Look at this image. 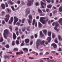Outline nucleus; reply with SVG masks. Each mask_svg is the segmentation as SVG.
<instances>
[{
    "instance_id": "1",
    "label": "nucleus",
    "mask_w": 62,
    "mask_h": 62,
    "mask_svg": "<svg viewBox=\"0 0 62 62\" xmlns=\"http://www.w3.org/2000/svg\"><path fill=\"white\" fill-rule=\"evenodd\" d=\"M9 33V32L8 30V29H6L4 30L3 33V35L5 39H7V36H6V35L8 34Z\"/></svg>"
},
{
    "instance_id": "2",
    "label": "nucleus",
    "mask_w": 62,
    "mask_h": 62,
    "mask_svg": "<svg viewBox=\"0 0 62 62\" xmlns=\"http://www.w3.org/2000/svg\"><path fill=\"white\" fill-rule=\"evenodd\" d=\"M45 18L44 17H41L40 19V21L43 24H45L46 23L45 20H45Z\"/></svg>"
},
{
    "instance_id": "3",
    "label": "nucleus",
    "mask_w": 62,
    "mask_h": 62,
    "mask_svg": "<svg viewBox=\"0 0 62 62\" xmlns=\"http://www.w3.org/2000/svg\"><path fill=\"white\" fill-rule=\"evenodd\" d=\"M41 42V40L39 39H38L36 41V48L38 49V47L39 46V44Z\"/></svg>"
},
{
    "instance_id": "4",
    "label": "nucleus",
    "mask_w": 62,
    "mask_h": 62,
    "mask_svg": "<svg viewBox=\"0 0 62 62\" xmlns=\"http://www.w3.org/2000/svg\"><path fill=\"white\" fill-rule=\"evenodd\" d=\"M14 25H15L16 23H17L19 20V18H17L15 16L14 17Z\"/></svg>"
},
{
    "instance_id": "5",
    "label": "nucleus",
    "mask_w": 62,
    "mask_h": 62,
    "mask_svg": "<svg viewBox=\"0 0 62 62\" xmlns=\"http://www.w3.org/2000/svg\"><path fill=\"white\" fill-rule=\"evenodd\" d=\"M28 1L29 2L27 3V5L28 6H31V5H32V2H31L30 1V0H28Z\"/></svg>"
},
{
    "instance_id": "6",
    "label": "nucleus",
    "mask_w": 62,
    "mask_h": 62,
    "mask_svg": "<svg viewBox=\"0 0 62 62\" xmlns=\"http://www.w3.org/2000/svg\"><path fill=\"white\" fill-rule=\"evenodd\" d=\"M55 25V27H57L58 25H59V24L57 22H54L52 23V25L53 26H54Z\"/></svg>"
},
{
    "instance_id": "7",
    "label": "nucleus",
    "mask_w": 62,
    "mask_h": 62,
    "mask_svg": "<svg viewBox=\"0 0 62 62\" xmlns=\"http://www.w3.org/2000/svg\"><path fill=\"white\" fill-rule=\"evenodd\" d=\"M13 17H11L10 18V20L9 21L8 23L9 24H11L13 22Z\"/></svg>"
},
{
    "instance_id": "8",
    "label": "nucleus",
    "mask_w": 62,
    "mask_h": 62,
    "mask_svg": "<svg viewBox=\"0 0 62 62\" xmlns=\"http://www.w3.org/2000/svg\"><path fill=\"white\" fill-rule=\"evenodd\" d=\"M30 10H29V8H27L26 9V11L25 12V14H29L30 13Z\"/></svg>"
},
{
    "instance_id": "9",
    "label": "nucleus",
    "mask_w": 62,
    "mask_h": 62,
    "mask_svg": "<svg viewBox=\"0 0 62 62\" xmlns=\"http://www.w3.org/2000/svg\"><path fill=\"white\" fill-rule=\"evenodd\" d=\"M21 21H22L21 20H19V22H18L16 23V25H17L18 26H20V23H21Z\"/></svg>"
},
{
    "instance_id": "10",
    "label": "nucleus",
    "mask_w": 62,
    "mask_h": 62,
    "mask_svg": "<svg viewBox=\"0 0 62 62\" xmlns=\"http://www.w3.org/2000/svg\"><path fill=\"white\" fill-rule=\"evenodd\" d=\"M47 39L48 41V42H50L51 40H52V38H51V37H48L47 38Z\"/></svg>"
},
{
    "instance_id": "11",
    "label": "nucleus",
    "mask_w": 62,
    "mask_h": 62,
    "mask_svg": "<svg viewBox=\"0 0 62 62\" xmlns=\"http://www.w3.org/2000/svg\"><path fill=\"white\" fill-rule=\"evenodd\" d=\"M1 6L3 9H5V4H2L1 5Z\"/></svg>"
},
{
    "instance_id": "12",
    "label": "nucleus",
    "mask_w": 62,
    "mask_h": 62,
    "mask_svg": "<svg viewBox=\"0 0 62 62\" xmlns=\"http://www.w3.org/2000/svg\"><path fill=\"white\" fill-rule=\"evenodd\" d=\"M42 26V25L39 22H38V27L39 28L41 27Z\"/></svg>"
},
{
    "instance_id": "13",
    "label": "nucleus",
    "mask_w": 62,
    "mask_h": 62,
    "mask_svg": "<svg viewBox=\"0 0 62 62\" xmlns=\"http://www.w3.org/2000/svg\"><path fill=\"white\" fill-rule=\"evenodd\" d=\"M13 38L14 39H16V35L14 33H13Z\"/></svg>"
},
{
    "instance_id": "14",
    "label": "nucleus",
    "mask_w": 62,
    "mask_h": 62,
    "mask_svg": "<svg viewBox=\"0 0 62 62\" xmlns=\"http://www.w3.org/2000/svg\"><path fill=\"white\" fill-rule=\"evenodd\" d=\"M43 31L45 35H47V30H43Z\"/></svg>"
},
{
    "instance_id": "15",
    "label": "nucleus",
    "mask_w": 62,
    "mask_h": 62,
    "mask_svg": "<svg viewBox=\"0 0 62 62\" xmlns=\"http://www.w3.org/2000/svg\"><path fill=\"white\" fill-rule=\"evenodd\" d=\"M45 42V41L44 40H43L41 43H40V44H41L42 45H44V47H45V46L46 45H45V44H44V42Z\"/></svg>"
},
{
    "instance_id": "16",
    "label": "nucleus",
    "mask_w": 62,
    "mask_h": 62,
    "mask_svg": "<svg viewBox=\"0 0 62 62\" xmlns=\"http://www.w3.org/2000/svg\"><path fill=\"white\" fill-rule=\"evenodd\" d=\"M25 41L26 43L29 42V40L28 39H26L25 40Z\"/></svg>"
},
{
    "instance_id": "17",
    "label": "nucleus",
    "mask_w": 62,
    "mask_h": 62,
    "mask_svg": "<svg viewBox=\"0 0 62 62\" xmlns=\"http://www.w3.org/2000/svg\"><path fill=\"white\" fill-rule=\"evenodd\" d=\"M8 3L9 4H10L11 5H13L14 4V2L11 1H9L8 2Z\"/></svg>"
},
{
    "instance_id": "18",
    "label": "nucleus",
    "mask_w": 62,
    "mask_h": 62,
    "mask_svg": "<svg viewBox=\"0 0 62 62\" xmlns=\"http://www.w3.org/2000/svg\"><path fill=\"white\" fill-rule=\"evenodd\" d=\"M30 28V26H27L26 28L27 30L28 31H30L31 30Z\"/></svg>"
},
{
    "instance_id": "19",
    "label": "nucleus",
    "mask_w": 62,
    "mask_h": 62,
    "mask_svg": "<svg viewBox=\"0 0 62 62\" xmlns=\"http://www.w3.org/2000/svg\"><path fill=\"white\" fill-rule=\"evenodd\" d=\"M48 36H51L52 34V32L50 31H48L47 32Z\"/></svg>"
},
{
    "instance_id": "20",
    "label": "nucleus",
    "mask_w": 62,
    "mask_h": 62,
    "mask_svg": "<svg viewBox=\"0 0 62 62\" xmlns=\"http://www.w3.org/2000/svg\"><path fill=\"white\" fill-rule=\"evenodd\" d=\"M52 45H53V47L54 48H55L57 47L55 43H54L52 44Z\"/></svg>"
},
{
    "instance_id": "21",
    "label": "nucleus",
    "mask_w": 62,
    "mask_h": 62,
    "mask_svg": "<svg viewBox=\"0 0 62 62\" xmlns=\"http://www.w3.org/2000/svg\"><path fill=\"white\" fill-rule=\"evenodd\" d=\"M52 7V5H49L47 6V8H51Z\"/></svg>"
},
{
    "instance_id": "22",
    "label": "nucleus",
    "mask_w": 62,
    "mask_h": 62,
    "mask_svg": "<svg viewBox=\"0 0 62 62\" xmlns=\"http://www.w3.org/2000/svg\"><path fill=\"white\" fill-rule=\"evenodd\" d=\"M29 18L30 19H31V20H32V16L31 15H30L29 16Z\"/></svg>"
},
{
    "instance_id": "23",
    "label": "nucleus",
    "mask_w": 62,
    "mask_h": 62,
    "mask_svg": "<svg viewBox=\"0 0 62 62\" xmlns=\"http://www.w3.org/2000/svg\"><path fill=\"white\" fill-rule=\"evenodd\" d=\"M59 10L60 12H62V6H61L59 8Z\"/></svg>"
},
{
    "instance_id": "24",
    "label": "nucleus",
    "mask_w": 62,
    "mask_h": 62,
    "mask_svg": "<svg viewBox=\"0 0 62 62\" xmlns=\"http://www.w3.org/2000/svg\"><path fill=\"white\" fill-rule=\"evenodd\" d=\"M6 18H8L9 19L10 18V15L9 14L6 15L5 16Z\"/></svg>"
},
{
    "instance_id": "25",
    "label": "nucleus",
    "mask_w": 62,
    "mask_h": 62,
    "mask_svg": "<svg viewBox=\"0 0 62 62\" xmlns=\"http://www.w3.org/2000/svg\"><path fill=\"white\" fill-rule=\"evenodd\" d=\"M57 28L56 27H54V29H55V30H56L57 32H58V31H59V30H60L59 29H57Z\"/></svg>"
},
{
    "instance_id": "26",
    "label": "nucleus",
    "mask_w": 62,
    "mask_h": 62,
    "mask_svg": "<svg viewBox=\"0 0 62 62\" xmlns=\"http://www.w3.org/2000/svg\"><path fill=\"white\" fill-rule=\"evenodd\" d=\"M52 38L53 39L54 38H55V34H54V33H53L52 34Z\"/></svg>"
},
{
    "instance_id": "27",
    "label": "nucleus",
    "mask_w": 62,
    "mask_h": 62,
    "mask_svg": "<svg viewBox=\"0 0 62 62\" xmlns=\"http://www.w3.org/2000/svg\"><path fill=\"white\" fill-rule=\"evenodd\" d=\"M4 41V39L3 38V37H1L0 38V42H3Z\"/></svg>"
},
{
    "instance_id": "28",
    "label": "nucleus",
    "mask_w": 62,
    "mask_h": 62,
    "mask_svg": "<svg viewBox=\"0 0 62 62\" xmlns=\"http://www.w3.org/2000/svg\"><path fill=\"white\" fill-rule=\"evenodd\" d=\"M16 3L17 4H20L21 3V1L20 0H18L16 2Z\"/></svg>"
},
{
    "instance_id": "29",
    "label": "nucleus",
    "mask_w": 62,
    "mask_h": 62,
    "mask_svg": "<svg viewBox=\"0 0 62 62\" xmlns=\"http://www.w3.org/2000/svg\"><path fill=\"white\" fill-rule=\"evenodd\" d=\"M9 18H5L4 19L5 20V21H6V22H8V21L9 20Z\"/></svg>"
},
{
    "instance_id": "30",
    "label": "nucleus",
    "mask_w": 62,
    "mask_h": 62,
    "mask_svg": "<svg viewBox=\"0 0 62 62\" xmlns=\"http://www.w3.org/2000/svg\"><path fill=\"white\" fill-rule=\"evenodd\" d=\"M22 30L23 32H24V31H25V30H26V28L25 27H24L22 29Z\"/></svg>"
},
{
    "instance_id": "31",
    "label": "nucleus",
    "mask_w": 62,
    "mask_h": 62,
    "mask_svg": "<svg viewBox=\"0 0 62 62\" xmlns=\"http://www.w3.org/2000/svg\"><path fill=\"white\" fill-rule=\"evenodd\" d=\"M11 8L12 9V10H13V11H15V9L14 8V6H11Z\"/></svg>"
},
{
    "instance_id": "32",
    "label": "nucleus",
    "mask_w": 62,
    "mask_h": 62,
    "mask_svg": "<svg viewBox=\"0 0 62 62\" xmlns=\"http://www.w3.org/2000/svg\"><path fill=\"white\" fill-rule=\"evenodd\" d=\"M23 51H28V49L27 48H23Z\"/></svg>"
},
{
    "instance_id": "33",
    "label": "nucleus",
    "mask_w": 62,
    "mask_h": 62,
    "mask_svg": "<svg viewBox=\"0 0 62 62\" xmlns=\"http://www.w3.org/2000/svg\"><path fill=\"white\" fill-rule=\"evenodd\" d=\"M35 19H34L33 20L32 23V25H34V24H35Z\"/></svg>"
},
{
    "instance_id": "34",
    "label": "nucleus",
    "mask_w": 62,
    "mask_h": 62,
    "mask_svg": "<svg viewBox=\"0 0 62 62\" xmlns=\"http://www.w3.org/2000/svg\"><path fill=\"white\" fill-rule=\"evenodd\" d=\"M57 39V38H56L54 40V42L56 43H58V41Z\"/></svg>"
},
{
    "instance_id": "35",
    "label": "nucleus",
    "mask_w": 62,
    "mask_h": 62,
    "mask_svg": "<svg viewBox=\"0 0 62 62\" xmlns=\"http://www.w3.org/2000/svg\"><path fill=\"white\" fill-rule=\"evenodd\" d=\"M5 6H6V8H8V3H7V2H5Z\"/></svg>"
},
{
    "instance_id": "36",
    "label": "nucleus",
    "mask_w": 62,
    "mask_h": 62,
    "mask_svg": "<svg viewBox=\"0 0 62 62\" xmlns=\"http://www.w3.org/2000/svg\"><path fill=\"white\" fill-rule=\"evenodd\" d=\"M16 44H19V41L18 40H16Z\"/></svg>"
},
{
    "instance_id": "37",
    "label": "nucleus",
    "mask_w": 62,
    "mask_h": 62,
    "mask_svg": "<svg viewBox=\"0 0 62 62\" xmlns=\"http://www.w3.org/2000/svg\"><path fill=\"white\" fill-rule=\"evenodd\" d=\"M9 29H10L11 30H12V27L11 26H9Z\"/></svg>"
},
{
    "instance_id": "38",
    "label": "nucleus",
    "mask_w": 62,
    "mask_h": 62,
    "mask_svg": "<svg viewBox=\"0 0 62 62\" xmlns=\"http://www.w3.org/2000/svg\"><path fill=\"white\" fill-rule=\"evenodd\" d=\"M58 37L60 41L61 40V36L60 35H58Z\"/></svg>"
},
{
    "instance_id": "39",
    "label": "nucleus",
    "mask_w": 62,
    "mask_h": 62,
    "mask_svg": "<svg viewBox=\"0 0 62 62\" xmlns=\"http://www.w3.org/2000/svg\"><path fill=\"white\" fill-rule=\"evenodd\" d=\"M38 11L39 13H41L42 11L39 9H38Z\"/></svg>"
},
{
    "instance_id": "40",
    "label": "nucleus",
    "mask_w": 62,
    "mask_h": 62,
    "mask_svg": "<svg viewBox=\"0 0 62 62\" xmlns=\"http://www.w3.org/2000/svg\"><path fill=\"white\" fill-rule=\"evenodd\" d=\"M44 2H43L42 1H40V4L41 6L42 5H43V4H44Z\"/></svg>"
},
{
    "instance_id": "41",
    "label": "nucleus",
    "mask_w": 62,
    "mask_h": 62,
    "mask_svg": "<svg viewBox=\"0 0 62 62\" xmlns=\"http://www.w3.org/2000/svg\"><path fill=\"white\" fill-rule=\"evenodd\" d=\"M49 62H56L54 61L53 60H49Z\"/></svg>"
},
{
    "instance_id": "42",
    "label": "nucleus",
    "mask_w": 62,
    "mask_h": 62,
    "mask_svg": "<svg viewBox=\"0 0 62 62\" xmlns=\"http://www.w3.org/2000/svg\"><path fill=\"white\" fill-rule=\"evenodd\" d=\"M14 51H18V49L17 48H14Z\"/></svg>"
},
{
    "instance_id": "43",
    "label": "nucleus",
    "mask_w": 62,
    "mask_h": 62,
    "mask_svg": "<svg viewBox=\"0 0 62 62\" xmlns=\"http://www.w3.org/2000/svg\"><path fill=\"white\" fill-rule=\"evenodd\" d=\"M5 47L6 48H8L9 47V45H7L5 46Z\"/></svg>"
},
{
    "instance_id": "44",
    "label": "nucleus",
    "mask_w": 62,
    "mask_h": 62,
    "mask_svg": "<svg viewBox=\"0 0 62 62\" xmlns=\"http://www.w3.org/2000/svg\"><path fill=\"white\" fill-rule=\"evenodd\" d=\"M28 22L29 23H32V20H30L29 19Z\"/></svg>"
},
{
    "instance_id": "45",
    "label": "nucleus",
    "mask_w": 62,
    "mask_h": 62,
    "mask_svg": "<svg viewBox=\"0 0 62 62\" xmlns=\"http://www.w3.org/2000/svg\"><path fill=\"white\" fill-rule=\"evenodd\" d=\"M2 53H3V51H1V52L0 53V55L1 57V58H2Z\"/></svg>"
},
{
    "instance_id": "46",
    "label": "nucleus",
    "mask_w": 62,
    "mask_h": 62,
    "mask_svg": "<svg viewBox=\"0 0 62 62\" xmlns=\"http://www.w3.org/2000/svg\"><path fill=\"white\" fill-rule=\"evenodd\" d=\"M1 14L2 15H3L4 14H5V12L4 11H2L1 12Z\"/></svg>"
},
{
    "instance_id": "47",
    "label": "nucleus",
    "mask_w": 62,
    "mask_h": 62,
    "mask_svg": "<svg viewBox=\"0 0 62 62\" xmlns=\"http://www.w3.org/2000/svg\"><path fill=\"white\" fill-rule=\"evenodd\" d=\"M34 36L35 38H37L38 37V35L37 34H35L34 35Z\"/></svg>"
},
{
    "instance_id": "48",
    "label": "nucleus",
    "mask_w": 62,
    "mask_h": 62,
    "mask_svg": "<svg viewBox=\"0 0 62 62\" xmlns=\"http://www.w3.org/2000/svg\"><path fill=\"white\" fill-rule=\"evenodd\" d=\"M39 5V4L38 3H35V5H36V6H38V5Z\"/></svg>"
},
{
    "instance_id": "49",
    "label": "nucleus",
    "mask_w": 62,
    "mask_h": 62,
    "mask_svg": "<svg viewBox=\"0 0 62 62\" xmlns=\"http://www.w3.org/2000/svg\"><path fill=\"white\" fill-rule=\"evenodd\" d=\"M15 42L14 41H13L12 43V45H15V43H14Z\"/></svg>"
},
{
    "instance_id": "50",
    "label": "nucleus",
    "mask_w": 62,
    "mask_h": 62,
    "mask_svg": "<svg viewBox=\"0 0 62 62\" xmlns=\"http://www.w3.org/2000/svg\"><path fill=\"white\" fill-rule=\"evenodd\" d=\"M2 23L3 24H4L5 23V22L4 20H3L2 22Z\"/></svg>"
},
{
    "instance_id": "51",
    "label": "nucleus",
    "mask_w": 62,
    "mask_h": 62,
    "mask_svg": "<svg viewBox=\"0 0 62 62\" xmlns=\"http://www.w3.org/2000/svg\"><path fill=\"white\" fill-rule=\"evenodd\" d=\"M16 34L17 36H19V32L18 31H17L16 33Z\"/></svg>"
},
{
    "instance_id": "52",
    "label": "nucleus",
    "mask_w": 62,
    "mask_h": 62,
    "mask_svg": "<svg viewBox=\"0 0 62 62\" xmlns=\"http://www.w3.org/2000/svg\"><path fill=\"white\" fill-rule=\"evenodd\" d=\"M40 35L41 36V35H42V32L41 31H40Z\"/></svg>"
},
{
    "instance_id": "53",
    "label": "nucleus",
    "mask_w": 62,
    "mask_h": 62,
    "mask_svg": "<svg viewBox=\"0 0 62 62\" xmlns=\"http://www.w3.org/2000/svg\"><path fill=\"white\" fill-rule=\"evenodd\" d=\"M20 54H23V51H21L19 52Z\"/></svg>"
},
{
    "instance_id": "54",
    "label": "nucleus",
    "mask_w": 62,
    "mask_h": 62,
    "mask_svg": "<svg viewBox=\"0 0 62 62\" xmlns=\"http://www.w3.org/2000/svg\"><path fill=\"white\" fill-rule=\"evenodd\" d=\"M46 1L48 3H50L51 2V0H46Z\"/></svg>"
},
{
    "instance_id": "55",
    "label": "nucleus",
    "mask_w": 62,
    "mask_h": 62,
    "mask_svg": "<svg viewBox=\"0 0 62 62\" xmlns=\"http://www.w3.org/2000/svg\"><path fill=\"white\" fill-rule=\"evenodd\" d=\"M39 16H38L36 17V19H39Z\"/></svg>"
},
{
    "instance_id": "56",
    "label": "nucleus",
    "mask_w": 62,
    "mask_h": 62,
    "mask_svg": "<svg viewBox=\"0 0 62 62\" xmlns=\"http://www.w3.org/2000/svg\"><path fill=\"white\" fill-rule=\"evenodd\" d=\"M4 58L5 59H6V58L8 59V56H5Z\"/></svg>"
},
{
    "instance_id": "57",
    "label": "nucleus",
    "mask_w": 62,
    "mask_h": 62,
    "mask_svg": "<svg viewBox=\"0 0 62 62\" xmlns=\"http://www.w3.org/2000/svg\"><path fill=\"white\" fill-rule=\"evenodd\" d=\"M35 26L36 27H37V22H36Z\"/></svg>"
},
{
    "instance_id": "58",
    "label": "nucleus",
    "mask_w": 62,
    "mask_h": 62,
    "mask_svg": "<svg viewBox=\"0 0 62 62\" xmlns=\"http://www.w3.org/2000/svg\"><path fill=\"white\" fill-rule=\"evenodd\" d=\"M48 42L47 41H46L45 42V44L46 45H47L48 44Z\"/></svg>"
},
{
    "instance_id": "59",
    "label": "nucleus",
    "mask_w": 62,
    "mask_h": 62,
    "mask_svg": "<svg viewBox=\"0 0 62 62\" xmlns=\"http://www.w3.org/2000/svg\"><path fill=\"white\" fill-rule=\"evenodd\" d=\"M57 13V10H55L54 11V12L53 13Z\"/></svg>"
},
{
    "instance_id": "60",
    "label": "nucleus",
    "mask_w": 62,
    "mask_h": 62,
    "mask_svg": "<svg viewBox=\"0 0 62 62\" xmlns=\"http://www.w3.org/2000/svg\"><path fill=\"white\" fill-rule=\"evenodd\" d=\"M46 55H48V54H49V53L48 52H47L46 53Z\"/></svg>"
},
{
    "instance_id": "61",
    "label": "nucleus",
    "mask_w": 62,
    "mask_h": 62,
    "mask_svg": "<svg viewBox=\"0 0 62 62\" xmlns=\"http://www.w3.org/2000/svg\"><path fill=\"white\" fill-rule=\"evenodd\" d=\"M59 21L60 22H62V18H60V19H59Z\"/></svg>"
},
{
    "instance_id": "62",
    "label": "nucleus",
    "mask_w": 62,
    "mask_h": 62,
    "mask_svg": "<svg viewBox=\"0 0 62 62\" xmlns=\"http://www.w3.org/2000/svg\"><path fill=\"white\" fill-rule=\"evenodd\" d=\"M17 30H18V27H17L15 28V30H16V31H17Z\"/></svg>"
},
{
    "instance_id": "63",
    "label": "nucleus",
    "mask_w": 62,
    "mask_h": 62,
    "mask_svg": "<svg viewBox=\"0 0 62 62\" xmlns=\"http://www.w3.org/2000/svg\"><path fill=\"white\" fill-rule=\"evenodd\" d=\"M60 6V4H58L57 5L56 7L57 8H58V7H59Z\"/></svg>"
},
{
    "instance_id": "64",
    "label": "nucleus",
    "mask_w": 62,
    "mask_h": 62,
    "mask_svg": "<svg viewBox=\"0 0 62 62\" xmlns=\"http://www.w3.org/2000/svg\"><path fill=\"white\" fill-rule=\"evenodd\" d=\"M24 35H22V37H21L22 39H23V38H24Z\"/></svg>"
}]
</instances>
